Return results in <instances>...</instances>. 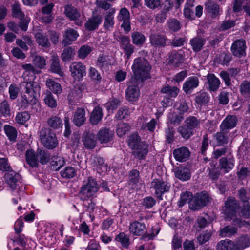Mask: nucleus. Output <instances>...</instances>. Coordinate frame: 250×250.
Here are the masks:
<instances>
[{
	"mask_svg": "<svg viewBox=\"0 0 250 250\" xmlns=\"http://www.w3.org/2000/svg\"><path fill=\"white\" fill-rule=\"evenodd\" d=\"M22 68L24 69V72L23 74L24 79H26V77H30L29 79L34 80L35 78V74L36 73V69L33 65L31 64H26L22 65Z\"/></svg>",
	"mask_w": 250,
	"mask_h": 250,
	"instance_id": "864d4df0",
	"label": "nucleus"
},
{
	"mask_svg": "<svg viewBox=\"0 0 250 250\" xmlns=\"http://www.w3.org/2000/svg\"><path fill=\"white\" fill-rule=\"evenodd\" d=\"M217 250H234L233 242L230 240L220 241L216 245Z\"/></svg>",
	"mask_w": 250,
	"mask_h": 250,
	"instance_id": "09e8293b",
	"label": "nucleus"
},
{
	"mask_svg": "<svg viewBox=\"0 0 250 250\" xmlns=\"http://www.w3.org/2000/svg\"><path fill=\"white\" fill-rule=\"evenodd\" d=\"M5 180L12 190L15 189L20 182L21 179L20 175L10 170L4 175Z\"/></svg>",
	"mask_w": 250,
	"mask_h": 250,
	"instance_id": "6ab92c4d",
	"label": "nucleus"
},
{
	"mask_svg": "<svg viewBox=\"0 0 250 250\" xmlns=\"http://www.w3.org/2000/svg\"><path fill=\"white\" fill-rule=\"evenodd\" d=\"M209 195L206 191L197 193L189 201V208L194 211L199 210L209 202Z\"/></svg>",
	"mask_w": 250,
	"mask_h": 250,
	"instance_id": "39448f33",
	"label": "nucleus"
},
{
	"mask_svg": "<svg viewBox=\"0 0 250 250\" xmlns=\"http://www.w3.org/2000/svg\"><path fill=\"white\" fill-rule=\"evenodd\" d=\"M64 14L70 21H75V24L81 26L83 21L81 20V14L79 10L71 4H67L64 7Z\"/></svg>",
	"mask_w": 250,
	"mask_h": 250,
	"instance_id": "1a4fd4ad",
	"label": "nucleus"
},
{
	"mask_svg": "<svg viewBox=\"0 0 250 250\" xmlns=\"http://www.w3.org/2000/svg\"><path fill=\"white\" fill-rule=\"evenodd\" d=\"M21 106L26 108L29 105H36L39 104L38 101L36 97L29 96L28 95H23L21 99Z\"/></svg>",
	"mask_w": 250,
	"mask_h": 250,
	"instance_id": "79ce46f5",
	"label": "nucleus"
},
{
	"mask_svg": "<svg viewBox=\"0 0 250 250\" xmlns=\"http://www.w3.org/2000/svg\"><path fill=\"white\" fill-rule=\"evenodd\" d=\"M49 128L52 130L60 131L62 127L63 123L62 119L58 116H51L46 121Z\"/></svg>",
	"mask_w": 250,
	"mask_h": 250,
	"instance_id": "bb28decb",
	"label": "nucleus"
},
{
	"mask_svg": "<svg viewBox=\"0 0 250 250\" xmlns=\"http://www.w3.org/2000/svg\"><path fill=\"white\" fill-rule=\"evenodd\" d=\"M139 172L136 169H133L129 171L128 174V183L130 185H134L139 182Z\"/></svg>",
	"mask_w": 250,
	"mask_h": 250,
	"instance_id": "0e129e2a",
	"label": "nucleus"
},
{
	"mask_svg": "<svg viewBox=\"0 0 250 250\" xmlns=\"http://www.w3.org/2000/svg\"><path fill=\"white\" fill-rule=\"evenodd\" d=\"M173 155L176 161L185 162L188 159L190 151L187 147L183 146L174 149L173 151Z\"/></svg>",
	"mask_w": 250,
	"mask_h": 250,
	"instance_id": "c85d7f7f",
	"label": "nucleus"
},
{
	"mask_svg": "<svg viewBox=\"0 0 250 250\" xmlns=\"http://www.w3.org/2000/svg\"><path fill=\"white\" fill-rule=\"evenodd\" d=\"M237 232V228L228 225L220 229L219 235L222 237H231L235 235Z\"/></svg>",
	"mask_w": 250,
	"mask_h": 250,
	"instance_id": "ea45409f",
	"label": "nucleus"
},
{
	"mask_svg": "<svg viewBox=\"0 0 250 250\" xmlns=\"http://www.w3.org/2000/svg\"><path fill=\"white\" fill-rule=\"evenodd\" d=\"M174 174L176 178L183 181H187L191 177L190 170L186 167H177Z\"/></svg>",
	"mask_w": 250,
	"mask_h": 250,
	"instance_id": "72a5a7b5",
	"label": "nucleus"
},
{
	"mask_svg": "<svg viewBox=\"0 0 250 250\" xmlns=\"http://www.w3.org/2000/svg\"><path fill=\"white\" fill-rule=\"evenodd\" d=\"M134 77L131 78L132 82L142 81L149 78V72L151 66L148 61L144 58H138L134 60L132 66Z\"/></svg>",
	"mask_w": 250,
	"mask_h": 250,
	"instance_id": "f03ea898",
	"label": "nucleus"
},
{
	"mask_svg": "<svg viewBox=\"0 0 250 250\" xmlns=\"http://www.w3.org/2000/svg\"><path fill=\"white\" fill-rule=\"evenodd\" d=\"M151 188L155 190V195L159 200H162V195L168 192L171 187L169 183L162 179H155L151 183Z\"/></svg>",
	"mask_w": 250,
	"mask_h": 250,
	"instance_id": "423d86ee",
	"label": "nucleus"
},
{
	"mask_svg": "<svg viewBox=\"0 0 250 250\" xmlns=\"http://www.w3.org/2000/svg\"><path fill=\"white\" fill-rule=\"evenodd\" d=\"M79 34L77 31L72 28H68L65 31L63 39L62 41V45L66 46L72 44V42L76 41Z\"/></svg>",
	"mask_w": 250,
	"mask_h": 250,
	"instance_id": "cd10ccee",
	"label": "nucleus"
},
{
	"mask_svg": "<svg viewBox=\"0 0 250 250\" xmlns=\"http://www.w3.org/2000/svg\"><path fill=\"white\" fill-rule=\"evenodd\" d=\"M240 92L242 96L250 99V82L244 80L240 85Z\"/></svg>",
	"mask_w": 250,
	"mask_h": 250,
	"instance_id": "3c124183",
	"label": "nucleus"
},
{
	"mask_svg": "<svg viewBox=\"0 0 250 250\" xmlns=\"http://www.w3.org/2000/svg\"><path fill=\"white\" fill-rule=\"evenodd\" d=\"M36 41L38 44L44 48H49L51 46L50 42L48 39V35L46 33L38 32L35 36Z\"/></svg>",
	"mask_w": 250,
	"mask_h": 250,
	"instance_id": "f704fd0d",
	"label": "nucleus"
},
{
	"mask_svg": "<svg viewBox=\"0 0 250 250\" xmlns=\"http://www.w3.org/2000/svg\"><path fill=\"white\" fill-rule=\"evenodd\" d=\"M199 80L196 76L188 77L183 85V90L186 94H190L194 89L198 86Z\"/></svg>",
	"mask_w": 250,
	"mask_h": 250,
	"instance_id": "412c9836",
	"label": "nucleus"
},
{
	"mask_svg": "<svg viewBox=\"0 0 250 250\" xmlns=\"http://www.w3.org/2000/svg\"><path fill=\"white\" fill-rule=\"evenodd\" d=\"M132 150L133 151L132 154L135 158L142 160L145 158V157L148 153V145L144 142H140Z\"/></svg>",
	"mask_w": 250,
	"mask_h": 250,
	"instance_id": "5701e85b",
	"label": "nucleus"
},
{
	"mask_svg": "<svg viewBox=\"0 0 250 250\" xmlns=\"http://www.w3.org/2000/svg\"><path fill=\"white\" fill-rule=\"evenodd\" d=\"M185 54L183 50L172 51L169 53L168 63L175 67H179L184 62Z\"/></svg>",
	"mask_w": 250,
	"mask_h": 250,
	"instance_id": "f3484780",
	"label": "nucleus"
},
{
	"mask_svg": "<svg viewBox=\"0 0 250 250\" xmlns=\"http://www.w3.org/2000/svg\"><path fill=\"white\" fill-rule=\"evenodd\" d=\"M239 208L238 201L233 197H229L225 202L224 214L226 218L231 220L236 215L237 210Z\"/></svg>",
	"mask_w": 250,
	"mask_h": 250,
	"instance_id": "0eeeda50",
	"label": "nucleus"
},
{
	"mask_svg": "<svg viewBox=\"0 0 250 250\" xmlns=\"http://www.w3.org/2000/svg\"><path fill=\"white\" fill-rule=\"evenodd\" d=\"M91 165L99 173L107 171V165L105 163L104 159L99 156H95L91 158Z\"/></svg>",
	"mask_w": 250,
	"mask_h": 250,
	"instance_id": "a878e982",
	"label": "nucleus"
},
{
	"mask_svg": "<svg viewBox=\"0 0 250 250\" xmlns=\"http://www.w3.org/2000/svg\"><path fill=\"white\" fill-rule=\"evenodd\" d=\"M234 158L232 156L228 155L222 157L219 161V166L221 169L225 172H229L234 166Z\"/></svg>",
	"mask_w": 250,
	"mask_h": 250,
	"instance_id": "4be33fe9",
	"label": "nucleus"
},
{
	"mask_svg": "<svg viewBox=\"0 0 250 250\" xmlns=\"http://www.w3.org/2000/svg\"><path fill=\"white\" fill-rule=\"evenodd\" d=\"M167 118L170 123L174 125H178L184 120V116L179 113L172 112L169 113Z\"/></svg>",
	"mask_w": 250,
	"mask_h": 250,
	"instance_id": "a18cd8bd",
	"label": "nucleus"
},
{
	"mask_svg": "<svg viewBox=\"0 0 250 250\" xmlns=\"http://www.w3.org/2000/svg\"><path fill=\"white\" fill-rule=\"evenodd\" d=\"M209 100V97L208 94L205 92L197 93L195 98L196 103L201 105L206 104Z\"/></svg>",
	"mask_w": 250,
	"mask_h": 250,
	"instance_id": "bf43d9fd",
	"label": "nucleus"
},
{
	"mask_svg": "<svg viewBox=\"0 0 250 250\" xmlns=\"http://www.w3.org/2000/svg\"><path fill=\"white\" fill-rule=\"evenodd\" d=\"M81 90L79 88H75L71 90L68 96L69 103L72 105L76 103L82 98Z\"/></svg>",
	"mask_w": 250,
	"mask_h": 250,
	"instance_id": "c03bdc74",
	"label": "nucleus"
},
{
	"mask_svg": "<svg viewBox=\"0 0 250 250\" xmlns=\"http://www.w3.org/2000/svg\"><path fill=\"white\" fill-rule=\"evenodd\" d=\"M70 71L72 77L78 81L82 80L86 74L85 66L79 62H74L71 64Z\"/></svg>",
	"mask_w": 250,
	"mask_h": 250,
	"instance_id": "9b49d317",
	"label": "nucleus"
},
{
	"mask_svg": "<svg viewBox=\"0 0 250 250\" xmlns=\"http://www.w3.org/2000/svg\"><path fill=\"white\" fill-rule=\"evenodd\" d=\"M167 28L171 32H178L181 27L180 22L175 18L169 19L166 23Z\"/></svg>",
	"mask_w": 250,
	"mask_h": 250,
	"instance_id": "de8ad7c7",
	"label": "nucleus"
},
{
	"mask_svg": "<svg viewBox=\"0 0 250 250\" xmlns=\"http://www.w3.org/2000/svg\"><path fill=\"white\" fill-rule=\"evenodd\" d=\"M75 54V49L73 47H67L63 50L61 54V59L64 62H68L73 59Z\"/></svg>",
	"mask_w": 250,
	"mask_h": 250,
	"instance_id": "49530a36",
	"label": "nucleus"
},
{
	"mask_svg": "<svg viewBox=\"0 0 250 250\" xmlns=\"http://www.w3.org/2000/svg\"><path fill=\"white\" fill-rule=\"evenodd\" d=\"M177 131L184 139L187 140L194 134V131L185 125H181L177 128Z\"/></svg>",
	"mask_w": 250,
	"mask_h": 250,
	"instance_id": "6e6d98bb",
	"label": "nucleus"
},
{
	"mask_svg": "<svg viewBox=\"0 0 250 250\" xmlns=\"http://www.w3.org/2000/svg\"><path fill=\"white\" fill-rule=\"evenodd\" d=\"M229 132L226 131H222V129L220 131L216 132L213 135V138L217 143V146H224L229 143Z\"/></svg>",
	"mask_w": 250,
	"mask_h": 250,
	"instance_id": "c9c22d12",
	"label": "nucleus"
},
{
	"mask_svg": "<svg viewBox=\"0 0 250 250\" xmlns=\"http://www.w3.org/2000/svg\"><path fill=\"white\" fill-rule=\"evenodd\" d=\"M246 48L245 40L242 39L237 40L232 43L231 46V51L234 56L241 58L246 56Z\"/></svg>",
	"mask_w": 250,
	"mask_h": 250,
	"instance_id": "2eb2a0df",
	"label": "nucleus"
},
{
	"mask_svg": "<svg viewBox=\"0 0 250 250\" xmlns=\"http://www.w3.org/2000/svg\"><path fill=\"white\" fill-rule=\"evenodd\" d=\"M85 111L83 108L80 107L77 109L73 114V122L77 126L83 125L86 120Z\"/></svg>",
	"mask_w": 250,
	"mask_h": 250,
	"instance_id": "2f4dec72",
	"label": "nucleus"
},
{
	"mask_svg": "<svg viewBox=\"0 0 250 250\" xmlns=\"http://www.w3.org/2000/svg\"><path fill=\"white\" fill-rule=\"evenodd\" d=\"M46 85L55 94H58L62 92V87L60 84L51 79H47L46 80Z\"/></svg>",
	"mask_w": 250,
	"mask_h": 250,
	"instance_id": "8fccbe9b",
	"label": "nucleus"
},
{
	"mask_svg": "<svg viewBox=\"0 0 250 250\" xmlns=\"http://www.w3.org/2000/svg\"><path fill=\"white\" fill-rule=\"evenodd\" d=\"M119 42L121 49L123 50L125 55L129 59L134 52V46L130 42V39L128 36L120 35L116 38Z\"/></svg>",
	"mask_w": 250,
	"mask_h": 250,
	"instance_id": "9d476101",
	"label": "nucleus"
},
{
	"mask_svg": "<svg viewBox=\"0 0 250 250\" xmlns=\"http://www.w3.org/2000/svg\"><path fill=\"white\" fill-rule=\"evenodd\" d=\"M40 138L42 145L48 149H53L58 145L56 134L47 128H42L40 132Z\"/></svg>",
	"mask_w": 250,
	"mask_h": 250,
	"instance_id": "20e7f679",
	"label": "nucleus"
},
{
	"mask_svg": "<svg viewBox=\"0 0 250 250\" xmlns=\"http://www.w3.org/2000/svg\"><path fill=\"white\" fill-rule=\"evenodd\" d=\"M102 117V109L99 106H97L94 108L91 114L90 122L92 125H97L101 120Z\"/></svg>",
	"mask_w": 250,
	"mask_h": 250,
	"instance_id": "a19ab883",
	"label": "nucleus"
},
{
	"mask_svg": "<svg viewBox=\"0 0 250 250\" xmlns=\"http://www.w3.org/2000/svg\"><path fill=\"white\" fill-rule=\"evenodd\" d=\"M43 100L45 103L49 107L51 108L56 107L57 101L50 91H46V92L43 94Z\"/></svg>",
	"mask_w": 250,
	"mask_h": 250,
	"instance_id": "13d9d810",
	"label": "nucleus"
},
{
	"mask_svg": "<svg viewBox=\"0 0 250 250\" xmlns=\"http://www.w3.org/2000/svg\"><path fill=\"white\" fill-rule=\"evenodd\" d=\"M149 40L151 46L156 48L165 47L167 45V42L168 41L166 36L157 33L155 30H151Z\"/></svg>",
	"mask_w": 250,
	"mask_h": 250,
	"instance_id": "6e6552de",
	"label": "nucleus"
},
{
	"mask_svg": "<svg viewBox=\"0 0 250 250\" xmlns=\"http://www.w3.org/2000/svg\"><path fill=\"white\" fill-rule=\"evenodd\" d=\"M65 164L64 160L62 157H55L50 162V167L52 169L59 170Z\"/></svg>",
	"mask_w": 250,
	"mask_h": 250,
	"instance_id": "052dcab7",
	"label": "nucleus"
},
{
	"mask_svg": "<svg viewBox=\"0 0 250 250\" xmlns=\"http://www.w3.org/2000/svg\"><path fill=\"white\" fill-rule=\"evenodd\" d=\"M185 123L186 126L193 131L198 127L200 122L196 117L190 116L186 119Z\"/></svg>",
	"mask_w": 250,
	"mask_h": 250,
	"instance_id": "4d7b16f0",
	"label": "nucleus"
},
{
	"mask_svg": "<svg viewBox=\"0 0 250 250\" xmlns=\"http://www.w3.org/2000/svg\"><path fill=\"white\" fill-rule=\"evenodd\" d=\"M208 89L211 92L216 91L220 87V80L213 73L207 76Z\"/></svg>",
	"mask_w": 250,
	"mask_h": 250,
	"instance_id": "7c9ffc66",
	"label": "nucleus"
},
{
	"mask_svg": "<svg viewBox=\"0 0 250 250\" xmlns=\"http://www.w3.org/2000/svg\"><path fill=\"white\" fill-rule=\"evenodd\" d=\"M115 13V10L112 8L107 12L104 15V22L103 23V27L107 31L111 30L113 28L114 25V15Z\"/></svg>",
	"mask_w": 250,
	"mask_h": 250,
	"instance_id": "473e14b6",
	"label": "nucleus"
},
{
	"mask_svg": "<svg viewBox=\"0 0 250 250\" xmlns=\"http://www.w3.org/2000/svg\"><path fill=\"white\" fill-rule=\"evenodd\" d=\"M116 240L121 243L122 246L127 248L130 244L129 237L124 232L120 233L116 237Z\"/></svg>",
	"mask_w": 250,
	"mask_h": 250,
	"instance_id": "e2e57ef3",
	"label": "nucleus"
},
{
	"mask_svg": "<svg viewBox=\"0 0 250 250\" xmlns=\"http://www.w3.org/2000/svg\"><path fill=\"white\" fill-rule=\"evenodd\" d=\"M0 114L5 117L11 115L10 106L6 100L3 101L0 104Z\"/></svg>",
	"mask_w": 250,
	"mask_h": 250,
	"instance_id": "338daca9",
	"label": "nucleus"
},
{
	"mask_svg": "<svg viewBox=\"0 0 250 250\" xmlns=\"http://www.w3.org/2000/svg\"><path fill=\"white\" fill-rule=\"evenodd\" d=\"M250 0H234L232 2L233 11L235 13L241 12L243 9V6L249 4Z\"/></svg>",
	"mask_w": 250,
	"mask_h": 250,
	"instance_id": "680f3d73",
	"label": "nucleus"
},
{
	"mask_svg": "<svg viewBox=\"0 0 250 250\" xmlns=\"http://www.w3.org/2000/svg\"><path fill=\"white\" fill-rule=\"evenodd\" d=\"M130 129L129 125L127 123L120 122L118 124L116 132L119 137L124 135Z\"/></svg>",
	"mask_w": 250,
	"mask_h": 250,
	"instance_id": "774afa93",
	"label": "nucleus"
},
{
	"mask_svg": "<svg viewBox=\"0 0 250 250\" xmlns=\"http://www.w3.org/2000/svg\"><path fill=\"white\" fill-rule=\"evenodd\" d=\"M102 21L103 18L101 15L93 12L91 16L85 22V28L88 31H94L98 28Z\"/></svg>",
	"mask_w": 250,
	"mask_h": 250,
	"instance_id": "dca6fc26",
	"label": "nucleus"
},
{
	"mask_svg": "<svg viewBox=\"0 0 250 250\" xmlns=\"http://www.w3.org/2000/svg\"><path fill=\"white\" fill-rule=\"evenodd\" d=\"M205 10L210 14L213 18H216L219 15V6L217 3L212 0H208L205 3Z\"/></svg>",
	"mask_w": 250,
	"mask_h": 250,
	"instance_id": "4c0bfd02",
	"label": "nucleus"
},
{
	"mask_svg": "<svg viewBox=\"0 0 250 250\" xmlns=\"http://www.w3.org/2000/svg\"><path fill=\"white\" fill-rule=\"evenodd\" d=\"M237 118L234 116H228L227 117L222 121V123L220 125V129H222V131H226L229 132V131L234 128L237 123Z\"/></svg>",
	"mask_w": 250,
	"mask_h": 250,
	"instance_id": "c756f323",
	"label": "nucleus"
},
{
	"mask_svg": "<svg viewBox=\"0 0 250 250\" xmlns=\"http://www.w3.org/2000/svg\"><path fill=\"white\" fill-rule=\"evenodd\" d=\"M234 250H243L250 246V236L243 234L239 236L233 242Z\"/></svg>",
	"mask_w": 250,
	"mask_h": 250,
	"instance_id": "b1692460",
	"label": "nucleus"
},
{
	"mask_svg": "<svg viewBox=\"0 0 250 250\" xmlns=\"http://www.w3.org/2000/svg\"><path fill=\"white\" fill-rule=\"evenodd\" d=\"M114 136V131L106 128H101L97 134V139L101 144L107 143L111 141Z\"/></svg>",
	"mask_w": 250,
	"mask_h": 250,
	"instance_id": "aec40b11",
	"label": "nucleus"
},
{
	"mask_svg": "<svg viewBox=\"0 0 250 250\" xmlns=\"http://www.w3.org/2000/svg\"><path fill=\"white\" fill-rule=\"evenodd\" d=\"M24 81L21 82L20 84L21 89L24 95H28L29 96L36 97L35 90L37 88H39L38 84L34 82V80L31 79H25Z\"/></svg>",
	"mask_w": 250,
	"mask_h": 250,
	"instance_id": "ddd939ff",
	"label": "nucleus"
},
{
	"mask_svg": "<svg viewBox=\"0 0 250 250\" xmlns=\"http://www.w3.org/2000/svg\"><path fill=\"white\" fill-rule=\"evenodd\" d=\"M212 233L210 230H207L203 231L197 236V240L199 244L203 245L209 241L212 236Z\"/></svg>",
	"mask_w": 250,
	"mask_h": 250,
	"instance_id": "69168bd1",
	"label": "nucleus"
},
{
	"mask_svg": "<svg viewBox=\"0 0 250 250\" xmlns=\"http://www.w3.org/2000/svg\"><path fill=\"white\" fill-rule=\"evenodd\" d=\"M4 130L8 139L10 141L14 142L17 137V131L13 126L6 125L4 126Z\"/></svg>",
	"mask_w": 250,
	"mask_h": 250,
	"instance_id": "603ef678",
	"label": "nucleus"
},
{
	"mask_svg": "<svg viewBox=\"0 0 250 250\" xmlns=\"http://www.w3.org/2000/svg\"><path fill=\"white\" fill-rule=\"evenodd\" d=\"M179 91V89L176 86H170L168 85L163 87L161 92L163 93L167 94V97L170 98L176 97Z\"/></svg>",
	"mask_w": 250,
	"mask_h": 250,
	"instance_id": "5fc2aeb1",
	"label": "nucleus"
},
{
	"mask_svg": "<svg viewBox=\"0 0 250 250\" xmlns=\"http://www.w3.org/2000/svg\"><path fill=\"white\" fill-rule=\"evenodd\" d=\"M140 82L135 81L132 82L130 80V84L125 90V97L127 100L130 102H135L140 96V89L138 86Z\"/></svg>",
	"mask_w": 250,
	"mask_h": 250,
	"instance_id": "f8f14e48",
	"label": "nucleus"
},
{
	"mask_svg": "<svg viewBox=\"0 0 250 250\" xmlns=\"http://www.w3.org/2000/svg\"><path fill=\"white\" fill-rule=\"evenodd\" d=\"M117 19L119 21L122 22L121 27L125 32L128 33L130 31V13L127 8L124 7L120 10Z\"/></svg>",
	"mask_w": 250,
	"mask_h": 250,
	"instance_id": "4468645a",
	"label": "nucleus"
},
{
	"mask_svg": "<svg viewBox=\"0 0 250 250\" xmlns=\"http://www.w3.org/2000/svg\"><path fill=\"white\" fill-rule=\"evenodd\" d=\"M129 229L130 232L135 236H143L146 232V225L139 221H134L130 223Z\"/></svg>",
	"mask_w": 250,
	"mask_h": 250,
	"instance_id": "a211bd4d",
	"label": "nucleus"
},
{
	"mask_svg": "<svg viewBox=\"0 0 250 250\" xmlns=\"http://www.w3.org/2000/svg\"><path fill=\"white\" fill-rule=\"evenodd\" d=\"M83 145L86 149H93L96 146L97 140L95 134L91 132H84L82 137Z\"/></svg>",
	"mask_w": 250,
	"mask_h": 250,
	"instance_id": "393cba45",
	"label": "nucleus"
},
{
	"mask_svg": "<svg viewBox=\"0 0 250 250\" xmlns=\"http://www.w3.org/2000/svg\"><path fill=\"white\" fill-rule=\"evenodd\" d=\"M51 61V71L55 73L62 76L63 75V72L62 71L60 64V60L57 56H52Z\"/></svg>",
	"mask_w": 250,
	"mask_h": 250,
	"instance_id": "37998d69",
	"label": "nucleus"
},
{
	"mask_svg": "<svg viewBox=\"0 0 250 250\" xmlns=\"http://www.w3.org/2000/svg\"><path fill=\"white\" fill-rule=\"evenodd\" d=\"M206 43V40L201 36H197L190 40L189 44L193 51L198 52L202 50Z\"/></svg>",
	"mask_w": 250,
	"mask_h": 250,
	"instance_id": "e433bc0d",
	"label": "nucleus"
},
{
	"mask_svg": "<svg viewBox=\"0 0 250 250\" xmlns=\"http://www.w3.org/2000/svg\"><path fill=\"white\" fill-rule=\"evenodd\" d=\"M50 154L44 149L38 148L36 151L32 149H27L25 152L26 161L32 167H37L39 164L44 165L50 160Z\"/></svg>",
	"mask_w": 250,
	"mask_h": 250,
	"instance_id": "f257e3e1",
	"label": "nucleus"
},
{
	"mask_svg": "<svg viewBox=\"0 0 250 250\" xmlns=\"http://www.w3.org/2000/svg\"><path fill=\"white\" fill-rule=\"evenodd\" d=\"M99 188L98 184L95 179L89 177L86 181H83L80 188L79 194L80 199L83 201H86L89 198L94 196Z\"/></svg>",
	"mask_w": 250,
	"mask_h": 250,
	"instance_id": "7ed1b4c3",
	"label": "nucleus"
},
{
	"mask_svg": "<svg viewBox=\"0 0 250 250\" xmlns=\"http://www.w3.org/2000/svg\"><path fill=\"white\" fill-rule=\"evenodd\" d=\"M132 43L137 46H142L145 42L146 38L140 31H134L131 33Z\"/></svg>",
	"mask_w": 250,
	"mask_h": 250,
	"instance_id": "58836bf2",
	"label": "nucleus"
}]
</instances>
